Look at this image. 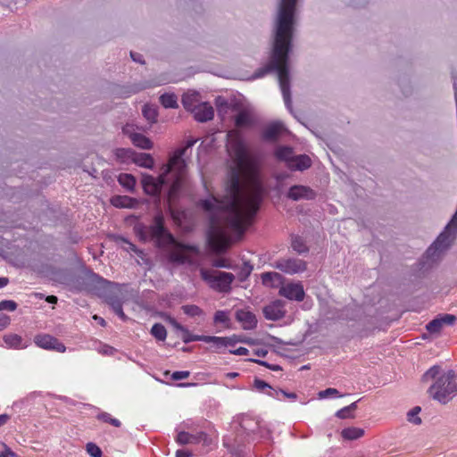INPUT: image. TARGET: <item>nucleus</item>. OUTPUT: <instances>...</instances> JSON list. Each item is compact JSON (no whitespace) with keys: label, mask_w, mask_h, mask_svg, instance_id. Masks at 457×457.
<instances>
[{"label":"nucleus","mask_w":457,"mask_h":457,"mask_svg":"<svg viewBox=\"0 0 457 457\" xmlns=\"http://www.w3.org/2000/svg\"><path fill=\"white\" fill-rule=\"evenodd\" d=\"M136 236L142 242L149 239L154 242L157 248L165 249L167 260L174 265L192 263L191 258L185 252L197 253L196 246L179 242L165 225V218L162 212H158L153 218L150 225L137 223L133 228Z\"/></svg>","instance_id":"obj_1"},{"label":"nucleus","mask_w":457,"mask_h":457,"mask_svg":"<svg viewBox=\"0 0 457 457\" xmlns=\"http://www.w3.org/2000/svg\"><path fill=\"white\" fill-rule=\"evenodd\" d=\"M241 204L237 206L232 202L225 219V224L231 231L242 236L249 220L256 214L262 201V190L254 188L249 195L241 197Z\"/></svg>","instance_id":"obj_2"},{"label":"nucleus","mask_w":457,"mask_h":457,"mask_svg":"<svg viewBox=\"0 0 457 457\" xmlns=\"http://www.w3.org/2000/svg\"><path fill=\"white\" fill-rule=\"evenodd\" d=\"M456 379L457 373L453 370L445 372L439 365L432 366L421 377V382L423 383L435 380L428 387V394L432 399L442 404L448 403L457 395Z\"/></svg>","instance_id":"obj_3"},{"label":"nucleus","mask_w":457,"mask_h":457,"mask_svg":"<svg viewBox=\"0 0 457 457\" xmlns=\"http://www.w3.org/2000/svg\"><path fill=\"white\" fill-rule=\"evenodd\" d=\"M186 154V148H179L170 156L169 163L163 165L162 172L166 178L170 173H174V179L170 189V194H175L178 192L184 181L187 172V162L184 159Z\"/></svg>","instance_id":"obj_4"},{"label":"nucleus","mask_w":457,"mask_h":457,"mask_svg":"<svg viewBox=\"0 0 457 457\" xmlns=\"http://www.w3.org/2000/svg\"><path fill=\"white\" fill-rule=\"evenodd\" d=\"M203 280L207 282L212 289L220 293H228L231 290V284L235 279L234 274L226 271H209L205 269L200 270Z\"/></svg>","instance_id":"obj_5"},{"label":"nucleus","mask_w":457,"mask_h":457,"mask_svg":"<svg viewBox=\"0 0 457 457\" xmlns=\"http://www.w3.org/2000/svg\"><path fill=\"white\" fill-rule=\"evenodd\" d=\"M219 203V200L214 195H212L210 198L200 199L197 202V206L200 207L204 212L209 214V240H212L214 235L220 230L218 217V212L220 211Z\"/></svg>","instance_id":"obj_6"},{"label":"nucleus","mask_w":457,"mask_h":457,"mask_svg":"<svg viewBox=\"0 0 457 457\" xmlns=\"http://www.w3.org/2000/svg\"><path fill=\"white\" fill-rule=\"evenodd\" d=\"M141 183L146 195L159 198L162 187L168 184V178H166L162 171L157 178L149 174H144Z\"/></svg>","instance_id":"obj_7"},{"label":"nucleus","mask_w":457,"mask_h":457,"mask_svg":"<svg viewBox=\"0 0 457 457\" xmlns=\"http://www.w3.org/2000/svg\"><path fill=\"white\" fill-rule=\"evenodd\" d=\"M85 279L87 287L90 290L96 291L100 295H105L106 293L111 291V288L116 285L93 271L88 272Z\"/></svg>","instance_id":"obj_8"},{"label":"nucleus","mask_w":457,"mask_h":457,"mask_svg":"<svg viewBox=\"0 0 457 457\" xmlns=\"http://www.w3.org/2000/svg\"><path fill=\"white\" fill-rule=\"evenodd\" d=\"M273 267L284 273L293 275L305 271L307 263L296 258L278 259L274 262Z\"/></svg>","instance_id":"obj_9"},{"label":"nucleus","mask_w":457,"mask_h":457,"mask_svg":"<svg viewBox=\"0 0 457 457\" xmlns=\"http://www.w3.org/2000/svg\"><path fill=\"white\" fill-rule=\"evenodd\" d=\"M228 151L232 154L238 162H243L247 156L246 145L239 134L228 135Z\"/></svg>","instance_id":"obj_10"},{"label":"nucleus","mask_w":457,"mask_h":457,"mask_svg":"<svg viewBox=\"0 0 457 457\" xmlns=\"http://www.w3.org/2000/svg\"><path fill=\"white\" fill-rule=\"evenodd\" d=\"M316 195V192L313 189L303 185L290 187L287 194V196L293 201L313 200Z\"/></svg>","instance_id":"obj_11"},{"label":"nucleus","mask_w":457,"mask_h":457,"mask_svg":"<svg viewBox=\"0 0 457 457\" xmlns=\"http://www.w3.org/2000/svg\"><path fill=\"white\" fill-rule=\"evenodd\" d=\"M285 302L283 300H275L270 304L264 306L262 312L265 319L272 321L279 320L284 318L286 311L284 309Z\"/></svg>","instance_id":"obj_12"},{"label":"nucleus","mask_w":457,"mask_h":457,"mask_svg":"<svg viewBox=\"0 0 457 457\" xmlns=\"http://www.w3.org/2000/svg\"><path fill=\"white\" fill-rule=\"evenodd\" d=\"M279 295L289 300L301 302L304 299V289L301 283H290L281 287L278 291Z\"/></svg>","instance_id":"obj_13"},{"label":"nucleus","mask_w":457,"mask_h":457,"mask_svg":"<svg viewBox=\"0 0 457 457\" xmlns=\"http://www.w3.org/2000/svg\"><path fill=\"white\" fill-rule=\"evenodd\" d=\"M237 321L241 323L245 330H251L257 327V319L254 313L245 309L237 310L235 312Z\"/></svg>","instance_id":"obj_14"},{"label":"nucleus","mask_w":457,"mask_h":457,"mask_svg":"<svg viewBox=\"0 0 457 457\" xmlns=\"http://www.w3.org/2000/svg\"><path fill=\"white\" fill-rule=\"evenodd\" d=\"M228 190L231 195L237 197L241 191V173L238 168L230 167L228 173Z\"/></svg>","instance_id":"obj_15"},{"label":"nucleus","mask_w":457,"mask_h":457,"mask_svg":"<svg viewBox=\"0 0 457 457\" xmlns=\"http://www.w3.org/2000/svg\"><path fill=\"white\" fill-rule=\"evenodd\" d=\"M191 113H193L194 118L199 122L209 121L212 120L214 116L213 108L207 102L198 104L195 109H193Z\"/></svg>","instance_id":"obj_16"},{"label":"nucleus","mask_w":457,"mask_h":457,"mask_svg":"<svg viewBox=\"0 0 457 457\" xmlns=\"http://www.w3.org/2000/svg\"><path fill=\"white\" fill-rule=\"evenodd\" d=\"M282 130L283 124L280 122L269 124L262 131V139L269 142H275L278 139Z\"/></svg>","instance_id":"obj_17"},{"label":"nucleus","mask_w":457,"mask_h":457,"mask_svg":"<svg viewBox=\"0 0 457 457\" xmlns=\"http://www.w3.org/2000/svg\"><path fill=\"white\" fill-rule=\"evenodd\" d=\"M312 165L311 158L306 154H299L290 160L288 167L295 170H304Z\"/></svg>","instance_id":"obj_18"},{"label":"nucleus","mask_w":457,"mask_h":457,"mask_svg":"<svg viewBox=\"0 0 457 457\" xmlns=\"http://www.w3.org/2000/svg\"><path fill=\"white\" fill-rule=\"evenodd\" d=\"M360 316V308L356 306H345L338 311L334 318L344 320H355Z\"/></svg>","instance_id":"obj_19"},{"label":"nucleus","mask_w":457,"mask_h":457,"mask_svg":"<svg viewBox=\"0 0 457 457\" xmlns=\"http://www.w3.org/2000/svg\"><path fill=\"white\" fill-rule=\"evenodd\" d=\"M111 204L117 208H134L137 200L128 195H115L112 197Z\"/></svg>","instance_id":"obj_20"},{"label":"nucleus","mask_w":457,"mask_h":457,"mask_svg":"<svg viewBox=\"0 0 457 457\" xmlns=\"http://www.w3.org/2000/svg\"><path fill=\"white\" fill-rule=\"evenodd\" d=\"M129 138L132 144L138 148L144 150H150L153 148L154 144L150 138L141 133H132L129 136Z\"/></svg>","instance_id":"obj_21"},{"label":"nucleus","mask_w":457,"mask_h":457,"mask_svg":"<svg viewBox=\"0 0 457 457\" xmlns=\"http://www.w3.org/2000/svg\"><path fill=\"white\" fill-rule=\"evenodd\" d=\"M264 286L278 287L283 282V276L278 272H264L261 276Z\"/></svg>","instance_id":"obj_22"},{"label":"nucleus","mask_w":457,"mask_h":457,"mask_svg":"<svg viewBox=\"0 0 457 457\" xmlns=\"http://www.w3.org/2000/svg\"><path fill=\"white\" fill-rule=\"evenodd\" d=\"M199 95L196 92L194 93H186L182 96V104L183 107L192 112L193 109H195L201 103L199 102Z\"/></svg>","instance_id":"obj_23"},{"label":"nucleus","mask_w":457,"mask_h":457,"mask_svg":"<svg viewBox=\"0 0 457 457\" xmlns=\"http://www.w3.org/2000/svg\"><path fill=\"white\" fill-rule=\"evenodd\" d=\"M133 162L146 169H153L154 165V158L146 153H135Z\"/></svg>","instance_id":"obj_24"},{"label":"nucleus","mask_w":457,"mask_h":457,"mask_svg":"<svg viewBox=\"0 0 457 457\" xmlns=\"http://www.w3.org/2000/svg\"><path fill=\"white\" fill-rule=\"evenodd\" d=\"M107 303L112 310L124 321L128 320V316L124 313L122 309V303L116 295L107 296Z\"/></svg>","instance_id":"obj_25"},{"label":"nucleus","mask_w":457,"mask_h":457,"mask_svg":"<svg viewBox=\"0 0 457 457\" xmlns=\"http://www.w3.org/2000/svg\"><path fill=\"white\" fill-rule=\"evenodd\" d=\"M55 340H56V337L47 335V334H44V335L36 336L34 342L37 346H39L43 349L52 350L53 347H54V344Z\"/></svg>","instance_id":"obj_26"},{"label":"nucleus","mask_w":457,"mask_h":457,"mask_svg":"<svg viewBox=\"0 0 457 457\" xmlns=\"http://www.w3.org/2000/svg\"><path fill=\"white\" fill-rule=\"evenodd\" d=\"M118 182L120 186H122L127 191L133 192L136 186V179L132 174L129 173H121L118 177Z\"/></svg>","instance_id":"obj_27"},{"label":"nucleus","mask_w":457,"mask_h":457,"mask_svg":"<svg viewBox=\"0 0 457 457\" xmlns=\"http://www.w3.org/2000/svg\"><path fill=\"white\" fill-rule=\"evenodd\" d=\"M159 100L164 108L175 109L179 107L178 97L174 93H164L160 96Z\"/></svg>","instance_id":"obj_28"},{"label":"nucleus","mask_w":457,"mask_h":457,"mask_svg":"<svg viewBox=\"0 0 457 457\" xmlns=\"http://www.w3.org/2000/svg\"><path fill=\"white\" fill-rule=\"evenodd\" d=\"M364 435V430L360 428H346L341 432V436L345 440H356Z\"/></svg>","instance_id":"obj_29"},{"label":"nucleus","mask_w":457,"mask_h":457,"mask_svg":"<svg viewBox=\"0 0 457 457\" xmlns=\"http://www.w3.org/2000/svg\"><path fill=\"white\" fill-rule=\"evenodd\" d=\"M253 123V119L249 112L245 110L240 111L235 117V124L238 128L250 126Z\"/></svg>","instance_id":"obj_30"},{"label":"nucleus","mask_w":457,"mask_h":457,"mask_svg":"<svg viewBox=\"0 0 457 457\" xmlns=\"http://www.w3.org/2000/svg\"><path fill=\"white\" fill-rule=\"evenodd\" d=\"M205 343H212L217 349L228 347L229 343L228 337L205 336Z\"/></svg>","instance_id":"obj_31"},{"label":"nucleus","mask_w":457,"mask_h":457,"mask_svg":"<svg viewBox=\"0 0 457 457\" xmlns=\"http://www.w3.org/2000/svg\"><path fill=\"white\" fill-rule=\"evenodd\" d=\"M291 246L297 253H306L309 252V247L305 245L304 240L299 236H293L291 240Z\"/></svg>","instance_id":"obj_32"},{"label":"nucleus","mask_w":457,"mask_h":457,"mask_svg":"<svg viewBox=\"0 0 457 457\" xmlns=\"http://www.w3.org/2000/svg\"><path fill=\"white\" fill-rule=\"evenodd\" d=\"M114 240L117 244L122 245V247L127 252H133L137 254L143 253V252L138 250L137 247L133 243H131L129 240H128L127 238H125L122 236H120V235L114 236Z\"/></svg>","instance_id":"obj_33"},{"label":"nucleus","mask_w":457,"mask_h":457,"mask_svg":"<svg viewBox=\"0 0 457 457\" xmlns=\"http://www.w3.org/2000/svg\"><path fill=\"white\" fill-rule=\"evenodd\" d=\"M143 116L150 122L155 123L157 121L158 111L154 105L145 104L142 109Z\"/></svg>","instance_id":"obj_34"},{"label":"nucleus","mask_w":457,"mask_h":457,"mask_svg":"<svg viewBox=\"0 0 457 457\" xmlns=\"http://www.w3.org/2000/svg\"><path fill=\"white\" fill-rule=\"evenodd\" d=\"M293 150L290 146H278L275 151V156L277 159L280 161L288 162L290 163V155L292 154Z\"/></svg>","instance_id":"obj_35"},{"label":"nucleus","mask_w":457,"mask_h":457,"mask_svg":"<svg viewBox=\"0 0 457 457\" xmlns=\"http://www.w3.org/2000/svg\"><path fill=\"white\" fill-rule=\"evenodd\" d=\"M151 334L159 341H164L167 337V330L162 323H154L151 328Z\"/></svg>","instance_id":"obj_36"},{"label":"nucleus","mask_w":457,"mask_h":457,"mask_svg":"<svg viewBox=\"0 0 457 457\" xmlns=\"http://www.w3.org/2000/svg\"><path fill=\"white\" fill-rule=\"evenodd\" d=\"M4 341L9 347H13V348H22L23 347L21 337H20L16 334L5 335L4 337Z\"/></svg>","instance_id":"obj_37"},{"label":"nucleus","mask_w":457,"mask_h":457,"mask_svg":"<svg viewBox=\"0 0 457 457\" xmlns=\"http://www.w3.org/2000/svg\"><path fill=\"white\" fill-rule=\"evenodd\" d=\"M135 151H133L130 148H117L115 151V155L117 159L120 160L121 162H127L129 160L134 159Z\"/></svg>","instance_id":"obj_38"},{"label":"nucleus","mask_w":457,"mask_h":457,"mask_svg":"<svg viewBox=\"0 0 457 457\" xmlns=\"http://www.w3.org/2000/svg\"><path fill=\"white\" fill-rule=\"evenodd\" d=\"M420 411H421V407H420V406L413 407L406 414L407 420L410 423H412L414 425H420L422 422L420 417L419 416Z\"/></svg>","instance_id":"obj_39"},{"label":"nucleus","mask_w":457,"mask_h":457,"mask_svg":"<svg viewBox=\"0 0 457 457\" xmlns=\"http://www.w3.org/2000/svg\"><path fill=\"white\" fill-rule=\"evenodd\" d=\"M183 312L190 317H196L204 315V311L197 305L186 304L181 307Z\"/></svg>","instance_id":"obj_40"},{"label":"nucleus","mask_w":457,"mask_h":457,"mask_svg":"<svg viewBox=\"0 0 457 457\" xmlns=\"http://www.w3.org/2000/svg\"><path fill=\"white\" fill-rule=\"evenodd\" d=\"M229 338V343H228V345L229 346H235L237 343H243V344H246V345H255V340L251 338V337H245V336H237V335H233L231 337H228Z\"/></svg>","instance_id":"obj_41"},{"label":"nucleus","mask_w":457,"mask_h":457,"mask_svg":"<svg viewBox=\"0 0 457 457\" xmlns=\"http://www.w3.org/2000/svg\"><path fill=\"white\" fill-rule=\"evenodd\" d=\"M253 267L249 262H244L237 277L241 282L245 281L252 273Z\"/></svg>","instance_id":"obj_42"},{"label":"nucleus","mask_w":457,"mask_h":457,"mask_svg":"<svg viewBox=\"0 0 457 457\" xmlns=\"http://www.w3.org/2000/svg\"><path fill=\"white\" fill-rule=\"evenodd\" d=\"M205 336L204 335H192L188 328H187L182 332L181 339L185 344H188L194 341H202L204 342Z\"/></svg>","instance_id":"obj_43"},{"label":"nucleus","mask_w":457,"mask_h":457,"mask_svg":"<svg viewBox=\"0 0 457 457\" xmlns=\"http://www.w3.org/2000/svg\"><path fill=\"white\" fill-rule=\"evenodd\" d=\"M442 328H443V325H442V322H441V320H440L438 316H436L435 319L430 320L426 325V329L430 334H437V333H439L441 331Z\"/></svg>","instance_id":"obj_44"},{"label":"nucleus","mask_w":457,"mask_h":457,"mask_svg":"<svg viewBox=\"0 0 457 457\" xmlns=\"http://www.w3.org/2000/svg\"><path fill=\"white\" fill-rule=\"evenodd\" d=\"M97 420H102L106 423H110L111 425L119 428L121 423L119 420L112 418L108 412H101L96 416Z\"/></svg>","instance_id":"obj_45"},{"label":"nucleus","mask_w":457,"mask_h":457,"mask_svg":"<svg viewBox=\"0 0 457 457\" xmlns=\"http://www.w3.org/2000/svg\"><path fill=\"white\" fill-rule=\"evenodd\" d=\"M229 320L228 312L226 311H217L213 317L214 323H222L226 327L228 326Z\"/></svg>","instance_id":"obj_46"},{"label":"nucleus","mask_w":457,"mask_h":457,"mask_svg":"<svg viewBox=\"0 0 457 457\" xmlns=\"http://www.w3.org/2000/svg\"><path fill=\"white\" fill-rule=\"evenodd\" d=\"M86 449H87V453L91 457H101L103 454L101 448L98 445H96L95 443H91V442L87 443L86 445Z\"/></svg>","instance_id":"obj_47"},{"label":"nucleus","mask_w":457,"mask_h":457,"mask_svg":"<svg viewBox=\"0 0 457 457\" xmlns=\"http://www.w3.org/2000/svg\"><path fill=\"white\" fill-rule=\"evenodd\" d=\"M17 307V303L12 300H3L0 302V311L13 312Z\"/></svg>","instance_id":"obj_48"},{"label":"nucleus","mask_w":457,"mask_h":457,"mask_svg":"<svg viewBox=\"0 0 457 457\" xmlns=\"http://www.w3.org/2000/svg\"><path fill=\"white\" fill-rule=\"evenodd\" d=\"M318 395L320 399L328 398L329 396H342V395L339 394V391L337 389L331 387L320 391Z\"/></svg>","instance_id":"obj_49"},{"label":"nucleus","mask_w":457,"mask_h":457,"mask_svg":"<svg viewBox=\"0 0 457 457\" xmlns=\"http://www.w3.org/2000/svg\"><path fill=\"white\" fill-rule=\"evenodd\" d=\"M438 317L442 322L443 327L445 325H453L457 320V317L455 315L448 313L440 314L438 315Z\"/></svg>","instance_id":"obj_50"},{"label":"nucleus","mask_w":457,"mask_h":457,"mask_svg":"<svg viewBox=\"0 0 457 457\" xmlns=\"http://www.w3.org/2000/svg\"><path fill=\"white\" fill-rule=\"evenodd\" d=\"M278 393H281L284 396H286L287 398L292 399V400H295L297 398V395L295 393H288L283 389H279L278 391H277V390L270 391V392H268V395L274 397V398H278Z\"/></svg>","instance_id":"obj_51"},{"label":"nucleus","mask_w":457,"mask_h":457,"mask_svg":"<svg viewBox=\"0 0 457 457\" xmlns=\"http://www.w3.org/2000/svg\"><path fill=\"white\" fill-rule=\"evenodd\" d=\"M194 436L187 432H180L178 435V442L181 445H187L193 442Z\"/></svg>","instance_id":"obj_52"},{"label":"nucleus","mask_w":457,"mask_h":457,"mask_svg":"<svg viewBox=\"0 0 457 457\" xmlns=\"http://www.w3.org/2000/svg\"><path fill=\"white\" fill-rule=\"evenodd\" d=\"M336 416L341 420L350 419V418L354 417L353 413L351 411H349L347 406L337 411L336 412Z\"/></svg>","instance_id":"obj_53"},{"label":"nucleus","mask_w":457,"mask_h":457,"mask_svg":"<svg viewBox=\"0 0 457 457\" xmlns=\"http://www.w3.org/2000/svg\"><path fill=\"white\" fill-rule=\"evenodd\" d=\"M253 386L259 391H262L265 388H269V389H270V391H274L270 384H268L267 382H265L264 380H262L260 378L254 379Z\"/></svg>","instance_id":"obj_54"},{"label":"nucleus","mask_w":457,"mask_h":457,"mask_svg":"<svg viewBox=\"0 0 457 457\" xmlns=\"http://www.w3.org/2000/svg\"><path fill=\"white\" fill-rule=\"evenodd\" d=\"M250 423H253V420L251 419L247 418V417H244L242 419V420L240 421V426L247 433L248 432H254L255 431V428H251L250 427Z\"/></svg>","instance_id":"obj_55"},{"label":"nucleus","mask_w":457,"mask_h":457,"mask_svg":"<svg viewBox=\"0 0 457 457\" xmlns=\"http://www.w3.org/2000/svg\"><path fill=\"white\" fill-rule=\"evenodd\" d=\"M212 265L216 268H231V265L228 263V262L222 258L213 260Z\"/></svg>","instance_id":"obj_56"},{"label":"nucleus","mask_w":457,"mask_h":457,"mask_svg":"<svg viewBox=\"0 0 457 457\" xmlns=\"http://www.w3.org/2000/svg\"><path fill=\"white\" fill-rule=\"evenodd\" d=\"M190 375V372L187 371V370H181V371H174L172 374H171V378L173 380H181V379H185L187 378H188Z\"/></svg>","instance_id":"obj_57"},{"label":"nucleus","mask_w":457,"mask_h":457,"mask_svg":"<svg viewBox=\"0 0 457 457\" xmlns=\"http://www.w3.org/2000/svg\"><path fill=\"white\" fill-rule=\"evenodd\" d=\"M169 322L176 330L180 331L181 333L187 328L185 326L179 323L174 318H170Z\"/></svg>","instance_id":"obj_58"},{"label":"nucleus","mask_w":457,"mask_h":457,"mask_svg":"<svg viewBox=\"0 0 457 457\" xmlns=\"http://www.w3.org/2000/svg\"><path fill=\"white\" fill-rule=\"evenodd\" d=\"M10 318L5 314H0V331L10 324Z\"/></svg>","instance_id":"obj_59"},{"label":"nucleus","mask_w":457,"mask_h":457,"mask_svg":"<svg viewBox=\"0 0 457 457\" xmlns=\"http://www.w3.org/2000/svg\"><path fill=\"white\" fill-rule=\"evenodd\" d=\"M130 57L131 59L136 62H138V63H141V64H144L145 63V60H144V57L141 54L139 53H137V52H133L131 51L130 52Z\"/></svg>","instance_id":"obj_60"},{"label":"nucleus","mask_w":457,"mask_h":457,"mask_svg":"<svg viewBox=\"0 0 457 457\" xmlns=\"http://www.w3.org/2000/svg\"><path fill=\"white\" fill-rule=\"evenodd\" d=\"M4 450L2 452L3 457H18V455L6 445L4 444Z\"/></svg>","instance_id":"obj_61"},{"label":"nucleus","mask_w":457,"mask_h":457,"mask_svg":"<svg viewBox=\"0 0 457 457\" xmlns=\"http://www.w3.org/2000/svg\"><path fill=\"white\" fill-rule=\"evenodd\" d=\"M115 352H116L115 348H113L110 345H104L103 346V349L100 351V353H102L103 354H105V355H113Z\"/></svg>","instance_id":"obj_62"},{"label":"nucleus","mask_w":457,"mask_h":457,"mask_svg":"<svg viewBox=\"0 0 457 457\" xmlns=\"http://www.w3.org/2000/svg\"><path fill=\"white\" fill-rule=\"evenodd\" d=\"M54 345V347H53L52 350H54L59 353H64L66 351L65 345L62 343H61L57 338H56Z\"/></svg>","instance_id":"obj_63"},{"label":"nucleus","mask_w":457,"mask_h":457,"mask_svg":"<svg viewBox=\"0 0 457 457\" xmlns=\"http://www.w3.org/2000/svg\"><path fill=\"white\" fill-rule=\"evenodd\" d=\"M249 351L245 347H239L236 350H229V353L235 354V355H246L248 354Z\"/></svg>","instance_id":"obj_64"}]
</instances>
